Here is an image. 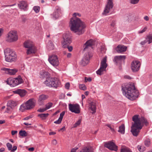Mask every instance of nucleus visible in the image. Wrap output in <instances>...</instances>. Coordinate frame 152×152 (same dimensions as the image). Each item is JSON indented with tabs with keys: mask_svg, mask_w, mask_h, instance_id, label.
<instances>
[{
	"mask_svg": "<svg viewBox=\"0 0 152 152\" xmlns=\"http://www.w3.org/2000/svg\"><path fill=\"white\" fill-rule=\"evenodd\" d=\"M73 17L71 18L69 22V27L70 30L75 34L80 35L85 32L86 26L85 23L76 17L80 16V14L74 13L73 15Z\"/></svg>",
	"mask_w": 152,
	"mask_h": 152,
	"instance_id": "1",
	"label": "nucleus"
},
{
	"mask_svg": "<svg viewBox=\"0 0 152 152\" xmlns=\"http://www.w3.org/2000/svg\"><path fill=\"white\" fill-rule=\"evenodd\" d=\"M132 120L134 123H132L131 131L133 136L136 137L139 133L140 130L142 128L143 124L147 126L148 123L144 117L139 118L138 115H134L132 118Z\"/></svg>",
	"mask_w": 152,
	"mask_h": 152,
	"instance_id": "2",
	"label": "nucleus"
},
{
	"mask_svg": "<svg viewBox=\"0 0 152 152\" xmlns=\"http://www.w3.org/2000/svg\"><path fill=\"white\" fill-rule=\"evenodd\" d=\"M121 87L123 94L129 99L133 100L137 97L138 92L134 83H131L123 84Z\"/></svg>",
	"mask_w": 152,
	"mask_h": 152,
	"instance_id": "3",
	"label": "nucleus"
},
{
	"mask_svg": "<svg viewBox=\"0 0 152 152\" xmlns=\"http://www.w3.org/2000/svg\"><path fill=\"white\" fill-rule=\"evenodd\" d=\"M5 60L8 62H12L16 61L17 56L16 53L13 50L10 48H6L4 50Z\"/></svg>",
	"mask_w": 152,
	"mask_h": 152,
	"instance_id": "4",
	"label": "nucleus"
},
{
	"mask_svg": "<svg viewBox=\"0 0 152 152\" xmlns=\"http://www.w3.org/2000/svg\"><path fill=\"white\" fill-rule=\"evenodd\" d=\"M44 83L46 86L50 87L56 88L60 85L61 83L59 80L56 78L49 77L47 78Z\"/></svg>",
	"mask_w": 152,
	"mask_h": 152,
	"instance_id": "5",
	"label": "nucleus"
},
{
	"mask_svg": "<svg viewBox=\"0 0 152 152\" xmlns=\"http://www.w3.org/2000/svg\"><path fill=\"white\" fill-rule=\"evenodd\" d=\"M23 46L25 48L28 49L26 52L28 55L34 53L36 51L34 43L30 39L26 40L23 43Z\"/></svg>",
	"mask_w": 152,
	"mask_h": 152,
	"instance_id": "6",
	"label": "nucleus"
},
{
	"mask_svg": "<svg viewBox=\"0 0 152 152\" xmlns=\"http://www.w3.org/2000/svg\"><path fill=\"white\" fill-rule=\"evenodd\" d=\"M35 100L33 98L31 99L28 100L26 103L22 104L20 106V110L23 112L25 110L31 109L35 106Z\"/></svg>",
	"mask_w": 152,
	"mask_h": 152,
	"instance_id": "7",
	"label": "nucleus"
},
{
	"mask_svg": "<svg viewBox=\"0 0 152 152\" xmlns=\"http://www.w3.org/2000/svg\"><path fill=\"white\" fill-rule=\"evenodd\" d=\"M107 57L105 56L101 62L99 68L96 72L97 75H101L104 74V72L106 71V69L107 66Z\"/></svg>",
	"mask_w": 152,
	"mask_h": 152,
	"instance_id": "8",
	"label": "nucleus"
},
{
	"mask_svg": "<svg viewBox=\"0 0 152 152\" xmlns=\"http://www.w3.org/2000/svg\"><path fill=\"white\" fill-rule=\"evenodd\" d=\"M95 41L92 39L87 41L83 46V50L87 51L91 50L93 48V46L95 44Z\"/></svg>",
	"mask_w": 152,
	"mask_h": 152,
	"instance_id": "9",
	"label": "nucleus"
},
{
	"mask_svg": "<svg viewBox=\"0 0 152 152\" xmlns=\"http://www.w3.org/2000/svg\"><path fill=\"white\" fill-rule=\"evenodd\" d=\"M69 110L72 113L76 114H79L80 113V107L78 104H69Z\"/></svg>",
	"mask_w": 152,
	"mask_h": 152,
	"instance_id": "10",
	"label": "nucleus"
},
{
	"mask_svg": "<svg viewBox=\"0 0 152 152\" xmlns=\"http://www.w3.org/2000/svg\"><path fill=\"white\" fill-rule=\"evenodd\" d=\"M141 63L138 61H134L131 63V67L132 72H138L140 69Z\"/></svg>",
	"mask_w": 152,
	"mask_h": 152,
	"instance_id": "11",
	"label": "nucleus"
},
{
	"mask_svg": "<svg viewBox=\"0 0 152 152\" xmlns=\"http://www.w3.org/2000/svg\"><path fill=\"white\" fill-rule=\"evenodd\" d=\"M113 6V0H108L107 4L106 5L104 11L102 13L103 15H106L108 13Z\"/></svg>",
	"mask_w": 152,
	"mask_h": 152,
	"instance_id": "12",
	"label": "nucleus"
},
{
	"mask_svg": "<svg viewBox=\"0 0 152 152\" xmlns=\"http://www.w3.org/2000/svg\"><path fill=\"white\" fill-rule=\"evenodd\" d=\"M48 60L49 62L53 66H57L59 64V61L57 56L55 55L49 57Z\"/></svg>",
	"mask_w": 152,
	"mask_h": 152,
	"instance_id": "13",
	"label": "nucleus"
},
{
	"mask_svg": "<svg viewBox=\"0 0 152 152\" xmlns=\"http://www.w3.org/2000/svg\"><path fill=\"white\" fill-rule=\"evenodd\" d=\"M104 146L111 150L116 151L117 150V146L112 141H110L105 143L104 144Z\"/></svg>",
	"mask_w": 152,
	"mask_h": 152,
	"instance_id": "14",
	"label": "nucleus"
},
{
	"mask_svg": "<svg viewBox=\"0 0 152 152\" xmlns=\"http://www.w3.org/2000/svg\"><path fill=\"white\" fill-rule=\"evenodd\" d=\"M1 69L2 70L5 71V73L6 74L11 75H15L18 72V70L15 69H10L4 67L1 68Z\"/></svg>",
	"mask_w": 152,
	"mask_h": 152,
	"instance_id": "15",
	"label": "nucleus"
},
{
	"mask_svg": "<svg viewBox=\"0 0 152 152\" xmlns=\"http://www.w3.org/2000/svg\"><path fill=\"white\" fill-rule=\"evenodd\" d=\"M92 56L88 53V55L85 56L82 59L81 64L83 66H85L88 64L90 58Z\"/></svg>",
	"mask_w": 152,
	"mask_h": 152,
	"instance_id": "16",
	"label": "nucleus"
},
{
	"mask_svg": "<svg viewBox=\"0 0 152 152\" xmlns=\"http://www.w3.org/2000/svg\"><path fill=\"white\" fill-rule=\"evenodd\" d=\"M7 37L8 38H18V37L16 31L11 30L7 34Z\"/></svg>",
	"mask_w": 152,
	"mask_h": 152,
	"instance_id": "17",
	"label": "nucleus"
},
{
	"mask_svg": "<svg viewBox=\"0 0 152 152\" xmlns=\"http://www.w3.org/2000/svg\"><path fill=\"white\" fill-rule=\"evenodd\" d=\"M48 96L47 95L42 94L39 96L38 98V102L40 105H42L44 103V101L47 99Z\"/></svg>",
	"mask_w": 152,
	"mask_h": 152,
	"instance_id": "18",
	"label": "nucleus"
},
{
	"mask_svg": "<svg viewBox=\"0 0 152 152\" xmlns=\"http://www.w3.org/2000/svg\"><path fill=\"white\" fill-rule=\"evenodd\" d=\"M6 82L7 84L10 85L11 87H15L16 86L14 78L9 77L6 81Z\"/></svg>",
	"mask_w": 152,
	"mask_h": 152,
	"instance_id": "19",
	"label": "nucleus"
},
{
	"mask_svg": "<svg viewBox=\"0 0 152 152\" xmlns=\"http://www.w3.org/2000/svg\"><path fill=\"white\" fill-rule=\"evenodd\" d=\"M89 108L92 114L96 112V104L94 102L91 101L89 103Z\"/></svg>",
	"mask_w": 152,
	"mask_h": 152,
	"instance_id": "20",
	"label": "nucleus"
},
{
	"mask_svg": "<svg viewBox=\"0 0 152 152\" xmlns=\"http://www.w3.org/2000/svg\"><path fill=\"white\" fill-rule=\"evenodd\" d=\"M18 6L20 9L25 10L28 7V4L26 2L22 1L19 2L18 4Z\"/></svg>",
	"mask_w": 152,
	"mask_h": 152,
	"instance_id": "21",
	"label": "nucleus"
},
{
	"mask_svg": "<svg viewBox=\"0 0 152 152\" xmlns=\"http://www.w3.org/2000/svg\"><path fill=\"white\" fill-rule=\"evenodd\" d=\"M13 92L14 94H18L21 97L24 96L26 94V91L24 90L20 89H18L14 91Z\"/></svg>",
	"mask_w": 152,
	"mask_h": 152,
	"instance_id": "22",
	"label": "nucleus"
},
{
	"mask_svg": "<svg viewBox=\"0 0 152 152\" xmlns=\"http://www.w3.org/2000/svg\"><path fill=\"white\" fill-rule=\"evenodd\" d=\"M127 47L124 45H119L118 46L116 50L118 53H122L126 51Z\"/></svg>",
	"mask_w": 152,
	"mask_h": 152,
	"instance_id": "23",
	"label": "nucleus"
},
{
	"mask_svg": "<svg viewBox=\"0 0 152 152\" xmlns=\"http://www.w3.org/2000/svg\"><path fill=\"white\" fill-rule=\"evenodd\" d=\"M72 42L70 39H63V41L62 42V44L64 47L65 48L70 44Z\"/></svg>",
	"mask_w": 152,
	"mask_h": 152,
	"instance_id": "24",
	"label": "nucleus"
},
{
	"mask_svg": "<svg viewBox=\"0 0 152 152\" xmlns=\"http://www.w3.org/2000/svg\"><path fill=\"white\" fill-rule=\"evenodd\" d=\"M60 12V9L59 7H57L56 8L55 11L53 14V18L56 19L59 17V13Z\"/></svg>",
	"mask_w": 152,
	"mask_h": 152,
	"instance_id": "25",
	"label": "nucleus"
},
{
	"mask_svg": "<svg viewBox=\"0 0 152 152\" xmlns=\"http://www.w3.org/2000/svg\"><path fill=\"white\" fill-rule=\"evenodd\" d=\"M93 148L91 146H88L83 148L80 152H93Z\"/></svg>",
	"mask_w": 152,
	"mask_h": 152,
	"instance_id": "26",
	"label": "nucleus"
},
{
	"mask_svg": "<svg viewBox=\"0 0 152 152\" xmlns=\"http://www.w3.org/2000/svg\"><path fill=\"white\" fill-rule=\"evenodd\" d=\"M126 58V56H115L114 58V60L115 61L117 62L118 61H124Z\"/></svg>",
	"mask_w": 152,
	"mask_h": 152,
	"instance_id": "27",
	"label": "nucleus"
},
{
	"mask_svg": "<svg viewBox=\"0 0 152 152\" xmlns=\"http://www.w3.org/2000/svg\"><path fill=\"white\" fill-rule=\"evenodd\" d=\"M16 86L22 83L23 82V80L21 77L19 76L17 77L14 78Z\"/></svg>",
	"mask_w": 152,
	"mask_h": 152,
	"instance_id": "28",
	"label": "nucleus"
},
{
	"mask_svg": "<svg viewBox=\"0 0 152 152\" xmlns=\"http://www.w3.org/2000/svg\"><path fill=\"white\" fill-rule=\"evenodd\" d=\"M40 75L41 76V77L43 78H46V79L47 78H49V73L48 72H46L44 71H42L40 72Z\"/></svg>",
	"mask_w": 152,
	"mask_h": 152,
	"instance_id": "29",
	"label": "nucleus"
},
{
	"mask_svg": "<svg viewBox=\"0 0 152 152\" xmlns=\"http://www.w3.org/2000/svg\"><path fill=\"white\" fill-rule=\"evenodd\" d=\"M16 103L14 101L10 100L7 103V106H10L13 108L16 106Z\"/></svg>",
	"mask_w": 152,
	"mask_h": 152,
	"instance_id": "30",
	"label": "nucleus"
},
{
	"mask_svg": "<svg viewBox=\"0 0 152 152\" xmlns=\"http://www.w3.org/2000/svg\"><path fill=\"white\" fill-rule=\"evenodd\" d=\"M152 42V39H146L141 42L140 44L142 45H144L146 43L149 44Z\"/></svg>",
	"mask_w": 152,
	"mask_h": 152,
	"instance_id": "31",
	"label": "nucleus"
},
{
	"mask_svg": "<svg viewBox=\"0 0 152 152\" xmlns=\"http://www.w3.org/2000/svg\"><path fill=\"white\" fill-rule=\"evenodd\" d=\"M125 126L124 124H122L119 127V129L118 131V132L121 133L122 134H124L125 133Z\"/></svg>",
	"mask_w": 152,
	"mask_h": 152,
	"instance_id": "32",
	"label": "nucleus"
},
{
	"mask_svg": "<svg viewBox=\"0 0 152 152\" xmlns=\"http://www.w3.org/2000/svg\"><path fill=\"white\" fill-rule=\"evenodd\" d=\"M48 115L49 114L48 113H42L39 114L38 116L40 117L42 119H44L48 116Z\"/></svg>",
	"mask_w": 152,
	"mask_h": 152,
	"instance_id": "33",
	"label": "nucleus"
},
{
	"mask_svg": "<svg viewBox=\"0 0 152 152\" xmlns=\"http://www.w3.org/2000/svg\"><path fill=\"white\" fill-rule=\"evenodd\" d=\"M137 148L138 150L140 152H143L145 149V147L144 146L139 145Z\"/></svg>",
	"mask_w": 152,
	"mask_h": 152,
	"instance_id": "34",
	"label": "nucleus"
},
{
	"mask_svg": "<svg viewBox=\"0 0 152 152\" xmlns=\"http://www.w3.org/2000/svg\"><path fill=\"white\" fill-rule=\"evenodd\" d=\"M19 134L22 137H26L27 135V134L25 131H20Z\"/></svg>",
	"mask_w": 152,
	"mask_h": 152,
	"instance_id": "35",
	"label": "nucleus"
},
{
	"mask_svg": "<svg viewBox=\"0 0 152 152\" xmlns=\"http://www.w3.org/2000/svg\"><path fill=\"white\" fill-rule=\"evenodd\" d=\"M53 103L52 102H48L45 105V108L48 110L51 108L53 105Z\"/></svg>",
	"mask_w": 152,
	"mask_h": 152,
	"instance_id": "36",
	"label": "nucleus"
},
{
	"mask_svg": "<svg viewBox=\"0 0 152 152\" xmlns=\"http://www.w3.org/2000/svg\"><path fill=\"white\" fill-rule=\"evenodd\" d=\"M81 121V119H79L78 120L74 125L73 127L75 128L79 126L80 124Z\"/></svg>",
	"mask_w": 152,
	"mask_h": 152,
	"instance_id": "37",
	"label": "nucleus"
},
{
	"mask_svg": "<svg viewBox=\"0 0 152 152\" xmlns=\"http://www.w3.org/2000/svg\"><path fill=\"white\" fill-rule=\"evenodd\" d=\"M7 106V111L6 112L8 113H11L12 112V110L13 109V108L10 106Z\"/></svg>",
	"mask_w": 152,
	"mask_h": 152,
	"instance_id": "38",
	"label": "nucleus"
},
{
	"mask_svg": "<svg viewBox=\"0 0 152 152\" xmlns=\"http://www.w3.org/2000/svg\"><path fill=\"white\" fill-rule=\"evenodd\" d=\"M18 39H7L6 41L8 42H12L16 41Z\"/></svg>",
	"mask_w": 152,
	"mask_h": 152,
	"instance_id": "39",
	"label": "nucleus"
},
{
	"mask_svg": "<svg viewBox=\"0 0 152 152\" xmlns=\"http://www.w3.org/2000/svg\"><path fill=\"white\" fill-rule=\"evenodd\" d=\"M121 152H132L131 151L127 148H124L121 150Z\"/></svg>",
	"mask_w": 152,
	"mask_h": 152,
	"instance_id": "40",
	"label": "nucleus"
},
{
	"mask_svg": "<svg viewBox=\"0 0 152 152\" xmlns=\"http://www.w3.org/2000/svg\"><path fill=\"white\" fill-rule=\"evenodd\" d=\"M6 145L8 150L11 151L12 148V145L10 143L7 142L6 144Z\"/></svg>",
	"mask_w": 152,
	"mask_h": 152,
	"instance_id": "41",
	"label": "nucleus"
},
{
	"mask_svg": "<svg viewBox=\"0 0 152 152\" xmlns=\"http://www.w3.org/2000/svg\"><path fill=\"white\" fill-rule=\"evenodd\" d=\"M150 144V141L149 139H147L145 141V144L146 146H149Z\"/></svg>",
	"mask_w": 152,
	"mask_h": 152,
	"instance_id": "42",
	"label": "nucleus"
},
{
	"mask_svg": "<svg viewBox=\"0 0 152 152\" xmlns=\"http://www.w3.org/2000/svg\"><path fill=\"white\" fill-rule=\"evenodd\" d=\"M33 9L36 13H38L39 11V7L38 6H34Z\"/></svg>",
	"mask_w": 152,
	"mask_h": 152,
	"instance_id": "43",
	"label": "nucleus"
},
{
	"mask_svg": "<svg viewBox=\"0 0 152 152\" xmlns=\"http://www.w3.org/2000/svg\"><path fill=\"white\" fill-rule=\"evenodd\" d=\"M79 88L80 89L85 90L86 89V87L85 85L83 84H80L79 85Z\"/></svg>",
	"mask_w": 152,
	"mask_h": 152,
	"instance_id": "44",
	"label": "nucleus"
},
{
	"mask_svg": "<svg viewBox=\"0 0 152 152\" xmlns=\"http://www.w3.org/2000/svg\"><path fill=\"white\" fill-rule=\"evenodd\" d=\"M101 52L102 54H104L105 53L106 49L104 46H102L100 48Z\"/></svg>",
	"mask_w": 152,
	"mask_h": 152,
	"instance_id": "45",
	"label": "nucleus"
},
{
	"mask_svg": "<svg viewBox=\"0 0 152 152\" xmlns=\"http://www.w3.org/2000/svg\"><path fill=\"white\" fill-rule=\"evenodd\" d=\"M115 25V21L114 20H112L110 22V26L111 27H114Z\"/></svg>",
	"mask_w": 152,
	"mask_h": 152,
	"instance_id": "46",
	"label": "nucleus"
},
{
	"mask_svg": "<svg viewBox=\"0 0 152 152\" xmlns=\"http://www.w3.org/2000/svg\"><path fill=\"white\" fill-rule=\"evenodd\" d=\"M106 126H108V127H109L110 129V130L112 132H114V127L113 126H112L110 124H107L106 125Z\"/></svg>",
	"mask_w": 152,
	"mask_h": 152,
	"instance_id": "47",
	"label": "nucleus"
},
{
	"mask_svg": "<svg viewBox=\"0 0 152 152\" xmlns=\"http://www.w3.org/2000/svg\"><path fill=\"white\" fill-rule=\"evenodd\" d=\"M49 49L52 50L53 49L54 46L52 42H50V44L48 46Z\"/></svg>",
	"mask_w": 152,
	"mask_h": 152,
	"instance_id": "48",
	"label": "nucleus"
},
{
	"mask_svg": "<svg viewBox=\"0 0 152 152\" xmlns=\"http://www.w3.org/2000/svg\"><path fill=\"white\" fill-rule=\"evenodd\" d=\"M147 29V27H144L142 29L139 31L138 32L139 34H142L145 32Z\"/></svg>",
	"mask_w": 152,
	"mask_h": 152,
	"instance_id": "49",
	"label": "nucleus"
},
{
	"mask_svg": "<svg viewBox=\"0 0 152 152\" xmlns=\"http://www.w3.org/2000/svg\"><path fill=\"white\" fill-rule=\"evenodd\" d=\"M140 0H131V3L133 4H137L139 1Z\"/></svg>",
	"mask_w": 152,
	"mask_h": 152,
	"instance_id": "50",
	"label": "nucleus"
},
{
	"mask_svg": "<svg viewBox=\"0 0 152 152\" xmlns=\"http://www.w3.org/2000/svg\"><path fill=\"white\" fill-rule=\"evenodd\" d=\"M46 110H47L45 107V108H40L39 109L37 110V111L39 112L42 113L44 112Z\"/></svg>",
	"mask_w": 152,
	"mask_h": 152,
	"instance_id": "51",
	"label": "nucleus"
},
{
	"mask_svg": "<svg viewBox=\"0 0 152 152\" xmlns=\"http://www.w3.org/2000/svg\"><path fill=\"white\" fill-rule=\"evenodd\" d=\"M62 120V119L59 118L57 120L55 121L54 122V123H55L57 124H60L61 123Z\"/></svg>",
	"mask_w": 152,
	"mask_h": 152,
	"instance_id": "52",
	"label": "nucleus"
},
{
	"mask_svg": "<svg viewBox=\"0 0 152 152\" xmlns=\"http://www.w3.org/2000/svg\"><path fill=\"white\" fill-rule=\"evenodd\" d=\"M65 114V112L63 111L61 113L60 115L59 118L62 120L63 117Z\"/></svg>",
	"mask_w": 152,
	"mask_h": 152,
	"instance_id": "53",
	"label": "nucleus"
},
{
	"mask_svg": "<svg viewBox=\"0 0 152 152\" xmlns=\"http://www.w3.org/2000/svg\"><path fill=\"white\" fill-rule=\"evenodd\" d=\"M17 147L16 146H14L12 148V149L11 150V151L12 152H14L17 149Z\"/></svg>",
	"mask_w": 152,
	"mask_h": 152,
	"instance_id": "54",
	"label": "nucleus"
},
{
	"mask_svg": "<svg viewBox=\"0 0 152 152\" xmlns=\"http://www.w3.org/2000/svg\"><path fill=\"white\" fill-rule=\"evenodd\" d=\"M85 82H86L88 81L91 82V79L90 77L88 78L87 77H85Z\"/></svg>",
	"mask_w": 152,
	"mask_h": 152,
	"instance_id": "55",
	"label": "nucleus"
},
{
	"mask_svg": "<svg viewBox=\"0 0 152 152\" xmlns=\"http://www.w3.org/2000/svg\"><path fill=\"white\" fill-rule=\"evenodd\" d=\"M70 86V84L69 83H66L65 85V87L67 89H69Z\"/></svg>",
	"mask_w": 152,
	"mask_h": 152,
	"instance_id": "56",
	"label": "nucleus"
},
{
	"mask_svg": "<svg viewBox=\"0 0 152 152\" xmlns=\"http://www.w3.org/2000/svg\"><path fill=\"white\" fill-rule=\"evenodd\" d=\"M52 143L53 145H56L57 144V142L56 139H54L52 141Z\"/></svg>",
	"mask_w": 152,
	"mask_h": 152,
	"instance_id": "57",
	"label": "nucleus"
},
{
	"mask_svg": "<svg viewBox=\"0 0 152 152\" xmlns=\"http://www.w3.org/2000/svg\"><path fill=\"white\" fill-rule=\"evenodd\" d=\"M78 149L77 148L75 147L72 149L71 150V152H76V151Z\"/></svg>",
	"mask_w": 152,
	"mask_h": 152,
	"instance_id": "58",
	"label": "nucleus"
},
{
	"mask_svg": "<svg viewBox=\"0 0 152 152\" xmlns=\"http://www.w3.org/2000/svg\"><path fill=\"white\" fill-rule=\"evenodd\" d=\"M124 78L125 79H131L132 78L131 77H130V76H129V75H127L124 76Z\"/></svg>",
	"mask_w": 152,
	"mask_h": 152,
	"instance_id": "59",
	"label": "nucleus"
},
{
	"mask_svg": "<svg viewBox=\"0 0 152 152\" xmlns=\"http://www.w3.org/2000/svg\"><path fill=\"white\" fill-rule=\"evenodd\" d=\"M32 116L31 115L29 116L26 117V118H25L24 119V120H28L30 118H32Z\"/></svg>",
	"mask_w": 152,
	"mask_h": 152,
	"instance_id": "60",
	"label": "nucleus"
},
{
	"mask_svg": "<svg viewBox=\"0 0 152 152\" xmlns=\"http://www.w3.org/2000/svg\"><path fill=\"white\" fill-rule=\"evenodd\" d=\"M144 19L146 21H148L149 20V17L147 16H145L144 17Z\"/></svg>",
	"mask_w": 152,
	"mask_h": 152,
	"instance_id": "61",
	"label": "nucleus"
},
{
	"mask_svg": "<svg viewBox=\"0 0 152 152\" xmlns=\"http://www.w3.org/2000/svg\"><path fill=\"white\" fill-rule=\"evenodd\" d=\"M17 131H12V135H14L17 133Z\"/></svg>",
	"mask_w": 152,
	"mask_h": 152,
	"instance_id": "62",
	"label": "nucleus"
},
{
	"mask_svg": "<svg viewBox=\"0 0 152 152\" xmlns=\"http://www.w3.org/2000/svg\"><path fill=\"white\" fill-rule=\"evenodd\" d=\"M34 148L33 147L29 148L28 149V150L29 151H33L34 150Z\"/></svg>",
	"mask_w": 152,
	"mask_h": 152,
	"instance_id": "63",
	"label": "nucleus"
},
{
	"mask_svg": "<svg viewBox=\"0 0 152 152\" xmlns=\"http://www.w3.org/2000/svg\"><path fill=\"white\" fill-rule=\"evenodd\" d=\"M147 38H152V34H149L147 36Z\"/></svg>",
	"mask_w": 152,
	"mask_h": 152,
	"instance_id": "64",
	"label": "nucleus"
}]
</instances>
